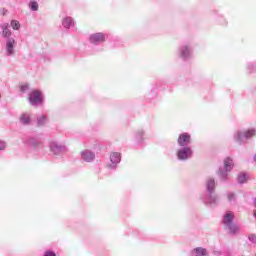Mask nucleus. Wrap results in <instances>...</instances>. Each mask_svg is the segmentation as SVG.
<instances>
[{"instance_id": "39448f33", "label": "nucleus", "mask_w": 256, "mask_h": 256, "mask_svg": "<svg viewBox=\"0 0 256 256\" xmlns=\"http://www.w3.org/2000/svg\"><path fill=\"white\" fill-rule=\"evenodd\" d=\"M105 41V35L103 33H95L90 35V43H103Z\"/></svg>"}, {"instance_id": "412c9836", "label": "nucleus", "mask_w": 256, "mask_h": 256, "mask_svg": "<svg viewBox=\"0 0 256 256\" xmlns=\"http://www.w3.org/2000/svg\"><path fill=\"white\" fill-rule=\"evenodd\" d=\"M27 89H29V84H21L20 85L21 93H25V91H27Z\"/></svg>"}, {"instance_id": "f8f14e48", "label": "nucleus", "mask_w": 256, "mask_h": 256, "mask_svg": "<svg viewBox=\"0 0 256 256\" xmlns=\"http://www.w3.org/2000/svg\"><path fill=\"white\" fill-rule=\"evenodd\" d=\"M73 25V19L71 17H67L63 20V27L69 29Z\"/></svg>"}, {"instance_id": "f3484780", "label": "nucleus", "mask_w": 256, "mask_h": 256, "mask_svg": "<svg viewBox=\"0 0 256 256\" xmlns=\"http://www.w3.org/2000/svg\"><path fill=\"white\" fill-rule=\"evenodd\" d=\"M46 122H47V117L41 116V117L38 119V126H39V127H43V125H45Z\"/></svg>"}, {"instance_id": "f03ea898", "label": "nucleus", "mask_w": 256, "mask_h": 256, "mask_svg": "<svg viewBox=\"0 0 256 256\" xmlns=\"http://www.w3.org/2000/svg\"><path fill=\"white\" fill-rule=\"evenodd\" d=\"M29 101L30 103H41L43 101V95L39 90H33L29 94Z\"/></svg>"}, {"instance_id": "f257e3e1", "label": "nucleus", "mask_w": 256, "mask_h": 256, "mask_svg": "<svg viewBox=\"0 0 256 256\" xmlns=\"http://www.w3.org/2000/svg\"><path fill=\"white\" fill-rule=\"evenodd\" d=\"M233 219H235V214H233V212H231V211H228L224 215L223 223H224V225H226L228 227L230 233H237V231H239V227H237V225L233 224Z\"/></svg>"}, {"instance_id": "0eeeda50", "label": "nucleus", "mask_w": 256, "mask_h": 256, "mask_svg": "<svg viewBox=\"0 0 256 256\" xmlns=\"http://www.w3.org/2000/svg\"><path fill=\"white\" fill-rule=\"evenodd\" d=\"M254 135H255V129H250V130H247L246 132H240L238 133V141H241L243 137H245V139H251V137H253Z\"/></svg>"}, {"instance_id": "393cba45", "label": "nucleus", "mask_w": 256, "mask_h": 256, "mask_svg": "<svg viewBox=\"0 0 256 256\" xmlns=\"http://www.w3.org/2000/svg\"><path fill=\"white\" fill-rule=\"evenodd\" d=\"M228 199H229V201H233V199H235V195L234 194H229Z\"/></svg>"}, {"instance_id": "7ed1b4c3", "label": "nucleus", "mask_w": 256, "mask_h": 256, "mask_svg": "<svg viewBox=\"0 0 256 256\" xmlns=\"http://www.w3.org/2000/svg\"><path fill=\"white\" fill-rule=\"evenodd\" d=\"M189 143H191V135H189L188 133H183V134L179 135L178 144L181 147H185V146L189 145Z\"/></svg>"}, {"instance_id": "9d476101", "label": "nucleus", "mask_w": 256, "mask_h": 256, "mask_svg": "<svg viewBox=\"0 0 256 256\" xmlns=\"http://www.w3.org/2000/svg\"><path fill=\"white\" fill-rule=\"evenodd\" d=\"M224 167L226 171H231V169H233V160L231 158H226L224 160Z\"/></svg>"}, {"instance_id": "9b49d317", "label": "nucleus", "mask_w": 256, "mask_h": 256, "mask_svg": "<svg viewBox=\"0 0 256 256\" xmlns=\"http://www.w3.org/2000/svg\"><path fill=\"white\" fill-rule=\"evenodd\" d=\"M20 121L21 123H23V125H29L31 123V117H29V115L27 114H23L20 117Z\"/></svg>"}, {"instance_id": "b1692460", "label": "nucleus", "mask_w": 256, "mask_h": 256, "mask_svg": "<svg viewBox=\"0 0 256 256\" xmlns=\"http://www.w3.org/2000/svg\"><path fill=\"white\" fill-rule=\"evenodd\" d=\"M44 256H56V255H55V252L48 251V252L45 253Z\"/></svg>"}, {"instance_id": "2eb2a0df", "label": "nucleus", "mask_w": 256, "mask_h": 256, "mask_svg": "<svg viewBox=\"0 0 256 256\" xmlns=\"http://www.w3.org/2000/svg\"><path fill=\"white\" fill-rule=\"evenodd\" d=\"M11 27H12V29H14V31H18V29H20V27H21V24H19V21H17V20H12Z\"/></svg>"}, {"instance_id": "423d86ee", "label": "nucleus", "mask_w": 256, "mask_h": 256, "mask_svg": "<svg viewBox=\"0 0 256 256\" xmlns=\"http://www.w3.org/2000/svg\"><path fill=\"white\" fill-rule=\"evenodd\" d=\"M81 158L83 161H86L87 163L93 161L95 159V154L89 150H84L81 152Z\"/></svg>"}, {"instance_id": "4be33fe9", "label": "nucleus", "mask_w": 256, "mask_h": 256, "mask_svg": "<svg viewBox=\"0 0 256 256\" xmlns=\"http://www.w3.org/2000/svg\"><path fill=\"white\" fill-rule=\"evenodd\" d=\"M249 239H250V241L255 243L256 242V235L255 234L250 235Z\"/></svg>"}, {"instance_id": "5701e85b", "label": "nucleus", "mask_w": 256, "mask_h": 256, "mask_svg": "<svg viewBox=\"0 0 256 256\" xmlns=\"http://www.w3.org/2000/svg\"><path fill=\"white\" fill-rule=\"evenodd\" d=\"M6 145L5 142L0 141V151H3V149H5Z\"/></svg>"}, {"instance_id": "20e7f679", "label": "nucleus", "mask_w": 256, "mask_h": 256, "mask_svg": "<svg viewBox=\"0 0 256 256\" xmlns=\"http://www.w3.org/2000/svg\"><path fill=\"white\" fill-rule=\"evenodd\" d=\"M177 155H178V159L185 160V159H189V157L193 155V151L191 150V148H184L182 150H179Z\"/></svg>"}, {"instance_id": "ddd939ff", "label": "nucleus", "mask_w": 256, "mask_h": 256, "mask_svg": "<svg viewBox=\"0 0 256 256\" xmlns=\"http://www.w3.org/2000/svg\"><path fill=\"white\" fill-rule=\"evenodd\" d=\"M194 252L196 253L195 256H207V250L204 248H196L194 249Z\"/></svg>"}, {"instance_id": "1a4fd4ad", "label": "nucleus", "mask_w": 256, "mask_h": 256, "mask_svg": "<svg viewBox=\"0 0 256 256\" xmlns=\"http://www.w3.org/2000/svg\"><path fill=\"white\" fill-rule=\"evenodd\" d=\"M110 160L111 163L117 165V163L121 162V154L119 152H113L112 154H110Z\"/></svg>"}, {"instance_id": "a211bd4d", "label": "nucleus", "mask_w": 256, "mask_h": 256, "mask_svg": "<svg viewBox=\"0 0 256 256\" xmlns=\"http://www.w3.org/2000/svg\"><path fill=\"white\" fill-rule=\"evenodd\" d=\"M30 9L32 11H37L39 9V4L35 1L30 2Z\"/></svg>"}, {"instance_id": "4468645a", "label": "nucleus", "mask_w": 256, "mask_h": 256, "mask_svg": "<svg viewBox=\"0 0 256 256\" xmlns=\"http://www.w3.org/2000/svg\"><path fill=\"white\" fill-rule=\"evenodd\" d=\"M207 189H208V191H213V189H215V180H213V179L208 180Z\"/></svg>"}, {"instance_id": "6e6552de", "label": "nucleus", "mask_w": 256, "mask_h": 256, "mask_svg": "<svg viewBox=\"0 0 256 256\" xmlns=\"http://www.w3.org/2000/svg\"><path fill=\"white\" fill-rule=\"evenodd\" d=\"M13 47H15V39L8 38L6 42V51L8 55H13Z\"/></svg>"}, {"instance_id": "aec40b11", "label": "nucleus", "mask_w": 256, "mask_h": 256, "mask_svg": "<svg viewBox=\"0 0 256 256\" xmlns=\"http://www.w3.org/2000/svg\"><path fill=\"white\" fill-rule=\"evenodd\" d=\"M182 55H183L184 57H189V48H188V47L184 46V47L182 48Z\"/></svg>"}, {"instance_id": "6ab92c4d", "label": "nucleus", "mask_w": 256, "mask_h": 256, "mask_svg": "<svg viewBox=\"0 0 256 256\" xmlns=\"http://www.w3.org/2000/svg\"><path fill=\"white\" fill-rule=\"evenodd\" d=\"M245 181H247V176L243 173L238 175V182L239 183H245Z\"/></svg>"}, {"instance_id": "dca6fc26", "label": "nucleus", "mask_w": 256, "mask_h": 256, "mask_svg": "<svg viewBox=\"0 0 256 256\" xmlns=\"http://www.w3.org/2000/svg\"><path fill=\"white\" fill-rule=\"evenodd\" d=\"M2 36L4 37H11V30L7 28V26H4L2 31Z\"/></svg>"}]
</instances>
